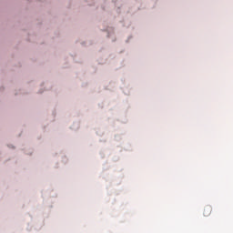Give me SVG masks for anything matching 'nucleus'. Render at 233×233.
Segmentation results:
<instances>
[{"mask_svg":"<svg viewBox=\"0 0 233 233\" xmlns=\"http://www.w3.org/2000/svg\"><path fill=\"white\" fill-rule=\"evenodd\" d=\"M211 212H212V207L211 206H206L205 208H204V216L208 217V216H210Z\"/></svg>","mask_w":233,"mask_h":233,"instance_id":"nucleus-1","label":"nucleus"}]
</instances>
